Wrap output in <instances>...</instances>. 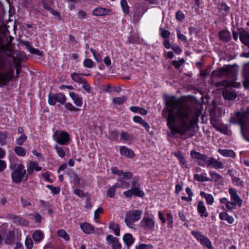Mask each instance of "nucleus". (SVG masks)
I'll use <instances>...</instances> for the list:
<instances>
[{"instance_id":"nucleus-32","label":"nucleus","mask_w":249,"mask_h":249,"mask_svg":"<svg viewBox=\"0 0 249 249\" xmlns=\"http://www.w3.org/2000/svg\"><path fill=\"white\" fill-rule=\"evenodd\" d=\"M240 39L243 44L249 47V34L248 33H241L240 35Z\"/></svg>"},{"instance_id":"nucleus-26","label":"nucleus","mask_w":249,"mask_h":249,"mask_svg":"<svg viewBox=\"0 0 249 249\" xmlns=\"http://www.w3.org/2000/svg\"><path fill=\"white\" fill-rule=\"evenodd\" d=\"M206 174L204 173L203 174H195L194 175V178L199 182H205L209 181L211 180V179L206 176Z\"/></svg>"},{"instance_id":"nucleus-63","label":"nucleus","mask_w":249,"mask_h":249,"mask_svg":"<svg viewBox=\"0 0 249 249\" xmlns=\"http://www.w3.org/2000/svg\"><path fill=\"white\" fill-rule=\"evenodd\" d=\"M111 170L112 174L117 175L119 177L122 176V170H119L117 167H112Z\"/></svg>"},{"instance_id":"nucleus-61","label":"nucleus","mask_w":249,"mask_h":249,"mask_svg":"<svg viewBox=\"0 0 249 249\" xmlns=\"http://www.w3.org/2000/svg\"><path fill=\"white\" fill-rule=\"evenodd\" d=\"M11 58L13 60L14 68L15 69H19V68L21 66L20 62L17 61V58L15 56H12Z\"/></svg>"},{"instance_id":"nucleus-48","label":"nucleus","mask_w":249,"mask_h":249,"mask_svg":"<svg viewBox=\"0 0 249 249\" xmlns=\"http://www.w3.org/2000/svg\"><path fill=\"white\" fill-rule=\"evenodd\" d=\"M160 35L164 38H168L170 36V33L168 30L163 29L162 28H160Z\"/></svg>"},{"instance_id":"nucleus-49","label":"nucleus","mask_w":249,"mask_h":249,"mask_svg":"<svg viewBox=\"0 0 249 249\" xmlns=\"http://www.w3.org/2000/svg\"><path fill=\"white\" fill-rule=\"evenodd\" d=\"M25 245L27 249H31L33 247V242L31 237L27 236L25 241Z\"/></svg>"},{"instance_id":"nucleus-47","label":"nucleus","mask_w":249,"mask_h":249,"mask_svg":"<svg viewBox=\"0 0 249 249\" xmlns=\"http://www.w3.org/2000/svg\"><path fill=\"white\" fill-rule=\"evenodd\" d=\"M83 65L87 68H91L94 66V63L91 59L86 58L83 61Z\"/></svg>"},{"instance_id":"nucleus-6","label":"nucleus","mask_w":249,"mask_h":249,"mask_svg":"<svg viewBox=\"0 0 249 249\" xmlns=\"http://www.w3.org/2000/svg\"><path fill=\"white\" fill-rule=\"evenodd\" d=\"M53 139L61 145H68L70 142V135L66 131H56L53 135Z\"/></svg>"},{"instance_id":"nucleus-22","label":"nucleus","mask_w":249,"mask_h":249,"mask_svg":"<svg viewBox=\"0 0 249 249\" xmlns=\"http://www.w3.org/2000/svg\"><path fill=\"white\" fill-rule=\"evenodd\" d=\"M191 156L193 158L204 161H206L208 159V156L207 155L201 154L200 153L196 151H191Z\"/></svg>"},{"instance_id":"nucleus-35","label":"nucleus","mask_w":249,"mask_h":249,"mask_svg":"<svg viewBox=\"0 0 249 249\" xmlns=\"http://www.w3.org/2000/svg\"><path fill=\"white\" fill-rule=\"evenodd\" d=\"M109 228L113 231L116 236L120 235V229L118 224L115 223H111L109 225Z\"/></svg>"},{"instance_id":"nucleus-18","label":"nucleus","mask_w":249,"mask_h":249,"mask_svg":"<svg viewBox=\"0 0 249 249\" xmlns=\"http://www.w3.org/2000/svg\"><path fill=\"white\" fill-rule=\"evenodd\" d=\"M197 209L200 216L207 217L208 216V214L206 212V209L204 205V203L202 201H198Z\"/></svg>"},{"instance_id":"nucleus-36","label":"nucleus","mask_w":249,"mask_h":249,"mask_svg":"<svg viewBox=\"0 0 249 249\" xmlns=\"http://www.w3.org/2000/svg\"><path fill=\"white\" fill-rule=\"evenodd\" d=\"M72 79L75 82L81 84L85 79L82 77L80 74L74 72L71 74Z\"/></svg>"},{"instance_id":"nucleus-29","label":"nucleus","mask_w":249,"mask_h":249,"mask_svg":"<svg viewBox=\"0 0 249 249\" xmlns=\"http://www.w3.org/2000/svg\"><path fill=\"white\" fill-rule=\"evenodd\" d=\"M120 186L121 185L116 183L113 185L107 191V196L110 198H113L115 196L116 189Z\"/></svg>"},{"instance_id":"nucleus-60","label":"nucleus","mask_w":249,"mask_h":249,"mask_svg":"<svg viewBox=\"0 0 249 249\" xmlns=\"http://www.w3.org/2000/svg\"><path fill=\"white\" fill-rule=\"evenodd\" d=\"M176 17L178 20L182 21L184 18L185 15L182 11L178 10L176 12Z\"/></svg>"},{"instance_id":"nucleus-64","label":"nucleus","mask_w":249,"mask_h":249,"mask_svg":"<svg viewBox=\"0 0 249 249\" xmlns=\"http://www.w3.org/2000/svg\"><path fill=\"white\" fill-rule=\"evenodd\" d=\"M152 246L150 245H147L145 244H142L139 246H137L135 247L136 249H151Z\"/></svg>"},{"instance_id":"nucleus-23","label":"nucleus","mask_w":249,"mask_h":249,"mask_svg":"<svg viewBox=\"0 0 249 249\" xmlns=\"http://www.w3.org/2000/svg\"><path fill=\"white\" fill-rule=\"evenodd\" d=\"M134 122L141 124L146 129V131H148L150 129V126L149 124L146 122L142 117L138 116H134L133 118Z\"/></svg>"},{"instance_id":"nucleus-28","label":"nucleus","mask_w":249,"mask_h":249,"mask_svg":"<svg viewBox=\"0 0 249 249\" xmlns=\"http://www.w3.org/2000/svg\"><path fill=\"white\" fill-rule=\"evenodd\" d=\"M200 195L205 198L208 204L212 205L213 203L214 198L211 194H206L204 192L201 191Z\"/></svg>"},{"instance_id":"nucleus-3","label":"nucleus","mask_w":249,"mask_h":249,"mask_svg":"<svg viewBox=\"0 0 249 249\" xmlns=\"http://www.w3.org/2000/svg\"><path fill=\"white\" fill-rule=\"evenodd\" d=\"M229 192L231 197V201H229L226 197H223L220 199V202L221 204H225L226 209L227 210L234 209L237 205L241 207L243 201L238 195L236 190L234 188H230Z\"/></svg>"},{"instance_id":"nucleus-16","label":"nucleus","mask_w":249,"mask_h":249,"mask_svg":"<svg viewBox=\"0 0 249 249\" xmlns=\"http://www.w3.org/2000/svg\"><path fill=\"white\" fill-rule=\"evenodd\" d=\"M120 153L122 156L129 158H132L134 157L135 154L133 151L126 148L125 146H122L120 148Z\"/></svg>"},{"instance_id":"nucleus-40","label":"nucleus","mask_w":249,"mask_h":249,"mask_svg":"<svg viewBox=\"0 0 249 249\" xmlns=\"http://www.w3.org/2000/svg\"><path fill=\"white\" fill-rule=\"evenodd\" d=\"M54 149H55L57 154L60 157L63 158L65 157V151L62 147L59 146L57 144H55L54 145Z\"/></svg>"},{"instance_id":"nucleus-17","label":"nucleus","mask_w":249,"mask_h":249,"mask_svg":"<svg viewBox=\"0 0 249 249\" xmlns=\"http://www.w3.org/2000/svg\"><path fill=\"white\" fill-rule=\"evenodd\" d=\"M11 218L13 219L14 222L17 225L27 226L29 224L28 221L21 217L12 215Z\"/></svg>"},{"instance_id":"nucleus-7","label":"nucleus","mask_w":249,"mask_h":249,"mask_svg":"<svg viewBox=\"0 0 249 249\" xmlns=\"http://www.w3.org/2000/svg\"><path fill=\"white\" fill-rule=\"evenodd\" d=\"M66 100L65 95L61 93H53L50 92L49 94L48 103L49 105L54 106L57 102L64 104Z\"/></svg>"},{"instance_id":"nucleus-56","label":"nucleus","mask_w":249,"mask_h":249,"mask_svg":"<svg viewBox=\"0 0 249 249\" xmlns=\"http://www.w3.org/2000/svg\"><path fill=\"white\" fill-rule=\"evenodd\" d=\"M118 239L117 237L113 236L112 235H107L106 237V240L109 244H113Z\"/></svg>"},{"instance_id":"nucleus-14","label":"nucleus","mask_w":249,"mask_h":249,"mask_svg":"<svg viewBox=\"0 0 249 249\" xmlns=\"http://www.w3.org/2000/svg\"><path fill=\"white\" fill-rule=\"evenodd\" d=\"M223 96L225 99L233 100L236 98V95L232 89L227 88L223 90Z\"/></svg>"},{"instance_id":"nucleus-21","label":"nucleus","mask_w":249,"mask_h":249,"mask_svg":"<svg viewBox=\"0 0 249 249\" xmlns=\"http://www.w3.org/2000/svg\"><path fill=\"white\" fill-rule=\"evenodd\" d=\"M191 156L193 158L204 161H206L208 159V156L207 155L201 154L200 153L196 151H191Z\"/></svg>"},{"instance_id":"nucleus-45","label":"nucleus","mask_w":249,"mask_h":249,"mask_svg":"<svg viewBox=\"0 0 249 249\" xmlns=\"http://www.w3.org/2000/svg\"><path fill=\"white\" fill-rule=\"evenodd\" d=\"M42 4L45 9L50 11L52 9V0H42Z\"/></svg>"},{"instance_id":"nucleus-27","label":"nucleus","mask_w":249,"mask_h":249,"mask_svg":"<svg viewBox=\"0 0 249 249\" xmlns=\"http://www.w3.org/2000/svg\"><path fill=\"white\" fill-rule=\"evenodd\" d=\"M218 152L225 157L234 158L235 156L234 152L231 150L219 149Z\"/></svg>"},{"instance_id":"nucleus-25","label":"nucleus","mask_w":249,"mask_h":249,"mask_svg":"<svg viewBox=\"0 0 249 249\" xmlns=\"http://www.w3.org/2000/svg\"><path fill=\"white\" fill-rule=\"evenodd\" d=\"M198 241L202 246L209 249H213L211 242L206 236L203 235V238H200Z\"/></svg>"},{"instance_id":"nucleus-44","label":"nucleus","mask_w":249,"mask_h":249,"mask_svg":"<svg viewBox=\"0 0 249 249\" xmlns=\"http://www.w3.org/2000/svg\"><path fill=\"white\" fill-rule=\"evenodd\" d=\"M57 234L58 235L64 239H65L66 241H68L70 239L69 236L68 234L67 233L66 231L63 230H59L57 231Z\"/></svg>"},{"instance_id":"nucleus-46","label":"nucleus","mask_w":249,"mask_h":249,"mask_svg":"<svg viewBox=\"0 0 249 249\" xmlns=\"http://www.w3.org/2000/svg\"><path fill=\"white\" fill-rule=\"evenodd\" d=\"M40 204L42 206L44 207L46 210L48 211L49 213L51 214L53 213L51 205L49 204V203L46 202L43 200H40Z\"/></svg>"},{"instance_id":"nucleus-13","label":"nucleus","mask_w":249,"mask_h":249,"mask_svg":"<svg viewBox=\"0 0 249 249\" xmlns=\"http://www.w3.org/2000/svg\"><path fill=\"white\" fill-rule=\"evenodd\" d=\"M80 228L83 232L86 234H91L94 232V228L90 224L84 222L80 223Z\"/></svg>"},{"instance_id":"nucleus-1","label":"nucleus","mask_w":249,"mask_h":249,"mask_svg":"<svg viewBox=\"0 0 249 249\" xmlns=\"http://www.w3.org/2000/svg\"><path fill=\"white\" fill-rule=\"evenodd\" d=\"M165 105L162 115L166 119L170 137L177 139L178 135H184L198 123L199 114L189 102L169 96Z\"/></svg>"},{"instance_id":"nucleus-38","label":"nucleus","mask_w":249,"mask_h":249,"mask_svg":"<svg viewBox=\"0 0 249 249\" xmlns=\"http://www.w3.org/2000/svg\"><path fill=\"white\" fill-rule=\"evenodd\" d=\"M120 3L124 13L125 14H128L129 13V7L127 1L126 0H121Z\"/></svg>"},{"instance_id":"nucleus-5","label":"nucleus","mask_w":249,"mask_h":249,"mask_svg":"<svg viewBox=\"0 0 249 249\" xmlns=\"http://www.w3.org/2000/svg\"><path fill=\"white\" fill-rule=\"evenodd\" d=\"M28 178V174L24 166L22 164H18L11 174V179L13 182L15 183H19L22 181H26Z\"/></svg>"},{"instance_id":"nucleus-53","label":"nucleus","mask_w":249,"mask_h":249,"mask_svg":"<svg viewBox=\"0 0 249 249\" xmlns=\"http://www.w3.org/2000/svg\"><path fill=\"white\" fill-rule=\"evenodd\" d=\"M167 227L169 228H172V225L173 223V219L172 215L171 213H168L167 214Z\"/></svg>"},{"instance_id":"nucleus-42","label":"nucleus","mask_w":249,"mask_h":249,"mask_svg":"<svg viewBox=\"0 0 249 249\" xmlns=\"http://www.w3.org/2000/svg\"><path fill=\"white\" fill-rule=\"evenodd\" d=\"M27 136L23 133L20 137L18 138L16 140V143L18 145H21L26 141Z\"/></svg>"},{"instance_id":"nucleus-30","label":"nucleus","mask_w":249,"mask_h":249,"mask_svg":"<svg viewBox=\"0 0 249 249\" xmlns=\"http://www.w3.org/2000/svg\"><path fill=\"white\" fill-rule=\"evenodd\" d=\"M8 133L7 131H0V145L3 146L7 144Z\"/></svg>"},{"instance_id":"nucleus-8","label":"nucleus","mask_w":249,"mask_h":249,"mask_svg":"<svg viewBox=\"0 0 249 249\" xmlns=\"http://www.w3.org/2000/svg\"><path fill=\"white\" fill-rule=\"evenodd\" d=\"M154 220L149 216L144 215L140 223V227L146 231H153L155 228Z\"/></svg>"},{"instance_id":"nucleus-43","label":"nucleus","mask_w":249,"mask_h":249,"mask_svg":"<svg viewBox=\"0 0 249 249\" xmlns=\"http://www.w3.org/2000/svg\"><path fill=\"white\" fill-rule=\"evenodd\" d=\"M131 189L133 192V195L134 196L139 197H142L144 195L143 192L138 187L132 188Z\"/></svg>"},{"instance_id":"nucleus-57","label":"nucleus","mask_w":249,"mask_h":249,"mask_svg":"<svg viewBox=\"0 0 249 249\" xmlns=\"http://www.w3.org/2000/svg\"><path fill=\"white\" fill-rule=\"evenodd\" d=\"M132 177V173L130 172H124L122 171V176L121 177H119V178H122L124 180H125V179H128L129 178H131Z\"/></svg>"},{"instance_id":"nucleus-55","label":"nucleus","mask_w":249,"mask_h":249,"mask_svg":"<svg viewBox=\"0 0 249 249\" xmlns=\"http://www.w3.org/2000/svg\"><path fill=\"white\" fill-rule=\"evenodd\" d=\"M191 234L195 237V238L198 241L200 238H203V235L199 231H192Z\"/></svg>"},{"instance_id":"nucleus-51","label":"nucleus","mask_w":249,"mask_h":249,"mask_svg":"<svg viewBox=\"0 0 249 249\" xmlns=\"http://www.w3.org/2000/svg\"><path fill=\"white\" fill-rule=\"evenodd\" d=\"M2 51L4 52L8 56H11L12 53V49L9 47V46L4 44L1 46Z\"/></svg>"},{"instance_id":"nucleus-15","label":"nucleus","mask_w":249,"mask_h":249,"mask_svg":"<svg viewBox=\"0 0 249 249\" xmlns=\"http://www.w3.org/2000/svg\"><path fill=\"white\" fill-rule=\"evenodd\" d=\"M69 95L73 100L74 103L76 106H82L83 104V99L80 95L73 92H70Z\"/></svg>"},{"instance_id":"nucleus-54","label":"nucleus","mask_w":249,"mask_h":249,"mask_svg":"<svg viewBox=\"0 0 249 249\" xmlns=\"http://www.w3.org/2000/svg\"><path fill=\"white\" fill-rule=\"evenodd\" d=\"M29 165L34 170L36 171H39L42 169V168L38 166L37 162L36 161H31Z\"/></svg>"},{"instance_id":"nucleus-31","label":"nucleus","mask_w":249,"mask_h":249,"mask_svg":"<svg viewBox=\"0 0 249 249\" xmlns=\"http://www.w3.org/2000/svg\"><path fill=\"white\" fill-rule=\"evenodd\" d=\"M43 238V234L40 231H36L33 234V238L36 242H40Z\"/></svg>"},{"instance_id":"nucleus-19","label":"nucleus","mask_w":249,"mask_h":249,"mask_svg":"<svg viewBox=\"0 0 249 249\" xmlns=\"http://www.w3.org/2000/svg\"><path fill=\"white\" fill-rule=\"evenodd\" d=\"M15 238V233L13 231H9L6 235L4 243L6 245H11Z\"/></svg>"},{"instance_id":"nucleus-9","label":"nucleus","mask_w":249,"mask_h":249,"mask_svg":"<svg viewBox=\"0 0 249 249\" xmlns=\"http://www.w3.org/2000/svg\"><path fill=\"white\" fill-rule=\"evenodd\" d=\"M206 162L207 167H213L216 169L224 168V164L221 161H218L213 157H208Z\"/></svg>"},{"instance_id":"nucleus-59","label":"nucleus","mask_w":249,"mask_h":249,"mask_svg":"<svg viewBox=\"0 0 249 249\" xmlns=\"http://www.w3.org/2000/svg\"><path fill=\"white\" fill-rule=\"evenodd\" d=\"M47 187L49 189L53 194L56 195L60 192V189L59 188L55 187L51 185H47Z\"/></svg>"},{"instance_id":"nucleus-20","label":"nucleus","mask_w":249,"mask_h":249,"mask_svg":"<svg viewBox=\"0 0 249 249\" xmlns=\"http://www.w3.org/2000/svg\"><path fill=\"white\" fill-rule=\"evenodd\" d=\"M219 37L221 40L228 42L231 39V34L226 30H223L219 32Z\"/></svg>"},{"instance_id":"nucleus-12","label":"nucleus","mask_w":249,"mask_h":249,"mask_svg":"<svg viewBox=\"0 0 249 249\" xmlns=\"http://www.w3.org/2000/svg\"><path fill=\"white\" fill-rule=\"evenodd\" d=\"M142 212L139 210H133L127 213L126 215L134 222L138 221L141 218Z\"/></svg>"},{"instance_id":"nucleus-39","label":"nucleus","mask_w":249,"mask_h":249,"mask_svg":"<svg viewBox=\"0 0 249 249\" xmlns=\"http://www.w3.org/2000/svg\"><path fill=\"white\" fill-rule=\"evenodd\" d=\"M126 99L124 96L116 97L113 99V102L118 105H121L123 104L125 102H126Z\"/></svg>"},{"instance_id":"nucleus-58","label":"nucleus","mask_w":249,"mask_h":249,"mask_svg":"<svg viewBox=\"0 0 249 249\" xmlns=\"http://www.w3.org/2000/svg\"><path fill=\"white\" fill-rule=\"evenodd\" d=\"M120 139L124 141H129L132 139V136L126 132H122L120 135Z\"/></svg>"},{"instance_id":"nucleus-33","label":"nucleus","mask_w":249,"mask_h":249,"mask_svg":"<svg viewBox=\"0 0 249 249\" xmlns=\"http://www.w3.org/2000/svg\"><path fill=\"white\" fill-rule=\"evenodd\" d=\"M14 151L18 156L20 157H24L26 154L25 149L20 146H16L14 148Z\"/></svg>"},{"instance_id":"nucleus-34","label":"nucleus","mask_w":249,"mask_h":249,"mask_svg":"<svg viewBox=\"0 0 249 249\" xmlns=\"http://www.w3.org/2000/svg\"><path fill=\"white\" fill-rule=\"evenodd\" d=\"M215 129L223 134H228V127L226 124L220 123Z\"/></svg>"},{"instance_id":"nucleus-11","label":"nucleus","mask_w":249,"mask_h":249,"mask_svg":"<svg viewBox=\"0 0 249 249\" xmlns=\"http://www.w3.org/2000/svg\"><path fill=\"white\" fill-rule=\"evenodd\" d=\"M230 7L225 3L222 2L217 5L218 14L220 18L226 17L230 11Z\"/></svg>"},{"instance_id":"nucleus-50","label":"nucleus","mask_w":249,"mask_h":249,"mask_svg":"<svg viewBox=\"0 0 249 249\" xmlns=\"http://www.w3.org/2000/svg\"><path fill=\"white\" fill-rule=\"evenodd\" d=\"M232 183L236 186H240L243 187L244 186V182L238 177H233L232 179Z\"/></svg>"},{"instance_id":"nucleus-10","label":"nucleus","mask_w":249,"mask_h":249,"mask_svg":"<svg viewBox=\"0 0 249 249\" xmlns=\"http://www.w3.org/2000/svg\"><path fill=\"white\" fill-rule=\"evenodd\" d=\"M92 14L95 16L101 17L111 15L112 14V11L109 9L98 7L92 10Z\"/></svg>"},{"instance_id":"nucleus-37","label":"nucleus","mask_w":249,"mask_h":249,"mask_svg":"<svg viewBox=\"0 0 249 249\" xmlns=\"http://www.w3.org/2000/svg\"><path fill=\"white\" fill-rule=\"evenodd\" d=\"M209 174L212 178H211V181L213 180L215 182H217L222 178V177L221 175L217 174L216 172L214 171H210L209 172Z\"/></svg>"},{"instance_id":"nucleus-62","label":"nucleus","mask_w":249,"mask_h":249,"mask_svg":"<svg viewBox=\"0 0 249 249\" xmlns=\"http://www.w3.org/2000/svg\"><path fill=\"white\" fill-rule=\"evenodd\" d=\"M81 84H83L82 88L88 92H90V86L89 84L87 82V81L85 79L83 82Z\"/></svg>"},{"instance_id":"nucleus-52","label":"nucleus","mask_w":249,"mask_h":249,"mask_svg":"<svg viewBox=\"0 0 249 249\" xmlns=\"http://www.w3.org/2000/svg\"><path fill=\"white\" fill-rule=\"evenodd\" d=\"M184 63L183 59H181L179 61L173 60L172 62V65L175 67L176 69H178Z\"/></svg>"},{"instance_id":"nucleus-24","label":"nucleus","mask_w":249,"mask_h":249,"mask_svg":"<svg viewBox=\"0 0 249 249\" xmlns=\"http://www.w3.org/2000/svg\"><path fill=\"white\" fill-rule=\"evenodd\" d=\"M123 240L126 245L129 247L134 242V239L131 234L125 233L123 236Z\"/></svg>"},{"instance_id":"nucleus-41","label":"nucleus","mask_w":249,"mask_h":249,"mask_svg":"<svg viewBox=\"0 0 249 249\" xmlns=\"http://www.w3.org/2000/svg\"><path fill=\"white\" fill-rule=\"evenodd\" d=\"M65 107L70 111H78L80 109L75 107L71 103L67 102L65 104Z\"/></svg>"},{"instance_id":"nucleus-2","label":"nucleus","mask_w":249,"mask_h":249,"mask_svg":"<svg viewBox=\"0 0 249 249\" xmlns=\"http://www.w3.org/2000/svg\"><path fill=\"white\" fill-rule=\"evenodd\" d=\"M229 122L239 124L243 138L249 142V110L235 112L230 118Z\"/></svg>"},{"instance_id":"nucleus-4","label":"nucleus","mask_w":249,"mask_h":249,"mask_svg":"<svg viewBox=\"0 0 249 249\" xmlns=\"http://www.w3.org/2000/svg\"><path fill=\"white\" fill-rule=\"evenodd\" d=\"M7 63L4 58L0 56V70L5 69ZM14 73L12 64L10 62L9 64L8 70L5 72H0V87L7 85L12 79Z\"/></svg>"}]
</instances>
